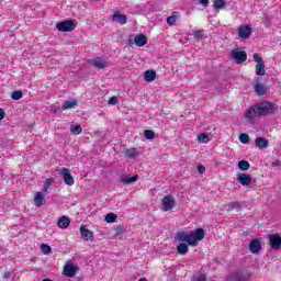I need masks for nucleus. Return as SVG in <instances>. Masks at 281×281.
<instances>
[{
    "label": "nucleus",
    "instance_id": "15",
    "mask_svg": "<svg viewBox=\"0 0 281 281\" xmlns=\"http://www.w3.org/2000/svg\"><path fill=\"white\" fill-rule=\"evenodd\" d=\"M251 175L249 173H241L237 177V183H240V186H251Z\"/></svg>",
    "mask_w": 281,
    "mask_h": 281
},
{
    "label": "nucleus",
    "instance_id": "17",
    "mask_svg": "<svg viewBox=\"0 0 281 281\" xmlns=\"http://www.w3.org/2000/svg\"><path fill=\"white\" fill-rule=\"evenodd\" d=\"M76 106H78V101L76 99H74V100H66L63 103L61 109H63V111H67L69 109H76Z\"/></svg>",
    "mask_w": 281,
    "mask_h": 281
},
{
    "label": "nucleus",
    "instance_id": "16",
    "mask_svg": "<svg viewBox=\"0 0 281 281\" xmlns=\"http://www.w3.org/2000/svg\"><path fill=\"white\" fill-rule=\"evenodd\" d=\"M69 225H71V220L68 216H61L57 221V226L60 229H67V227H69Z\"/></svg>",
    "mask_w": 281,
    "mask_h": 281
},
{
    "label": "nucleus",
    "instance_id": "26",
    "mask_svg": "<svg viewBox=\"0 0 281 281\" xmlns=\"http://www.w3.org/2000/svg\"><path fill=\"white\" fill-rule=\"evenodd\" d=\"M93 67H97V69H104L106 67V61L102 60L100 57L93 59L92 61Z\"/></svg>",
    "mask_w": 281,
    "mask_h": 281
},
{
    "label": "nucleus",
    "instance_id": "38",
    "mask_svg": "<svg viewBox=\"0 0 281 281\" xmlns=\"http://www.w3.org/2000/svg\"><path fill=\"white\" fill-rule=\"evenodd\" d=\"M145 139H153L155 137V132L153 130L144 131Z\"/></svg>",
    "mask_w": 281,
    "mask_h": 281
},
{
    "label": "nucleus",
    "instance_id": "18",
    "mask_svg": "<svg viewBox=\"0 0 281 281\" xmlns=\"http://www.w3.org/2000/svg\"><path fill=\"white\" fill-rule=\"evenodd\" d=\"M255 146H257V148H269V140L267 138H262V137H257L255 139Z\"/></svg>",
    "mask_w": 281,
    "mask_h": 281
},
{
    "label": "nucleus",
    "instance_id": "8",
    "mask_svg": "<svg viewBox=\"0 0 281 281\" xmlns=\"http://www.w3.org/2000/svg\"><path fill=\"white\" fill-rule=\"evenodd\" d=\"M79 232L81 234V238L86 240V243H93V240H95V236L93 235L92 231L87 228L86 225H81Z\"/></svg>",
    "mask_w": 281,
    "mask_h": 281
},
{
    "label": "nucleus",
    "instance_id": "11",
    "mask_svg": "<svg viewBox=\"0 0 281 281\" xmlns=\"http://www.w3.org/2000/svg\"><path fill=\"white\" fill-rule=\"evenodd\" d=\"M271 249H281V236L279 234H272L268 237Z\"/></svg>",
    "mask_w": 281,
    "mask_h": 281
},
{
    "label": "nucleus",
    "instance_id": "30",
    "mask_svg": "<svg viewBox=\"0 0 281 281\" xmlns=\"http://www.w3.org/2000/svg\"><path fill=\"white\" fill-rule=\"evenodd\" d=\"M228 212H234V210H238L240 207V202L238 201H235V202H229L227 205H226Z\"/></svg>",
    "mask_w": 281,
    "mask_h": 281
},
{
    "label": "nucleus",
    "instance_id": "28",
    "mask_svg": "<svg viewBox=\"0 0 281 281\" xmlns=\"http://www.w3.org/2000/svg\"><path fill=\"white\" fill-rule=\"evenodd\" d=\"M238 168H239V170L245 172V171L249 170V168H251V165L247 160H240L238 162Z\"/></svg>",
    "mask_w": 281,
    "mask_h": 281
},
{
    "label": "nucleus",
    "instance_id": "21",
    "mask_svg": "<svg viewBox=\"0 0 281 281\" xmlns=\"http://www.w3.org/2000/svg\"><path fill=\"white\" fill-rule=\"evenodd\" d=\"M146 82H153L157 78V72L155 70H146L144 74Z\"/></svg>",
    "mask_w": 281,
    "mask_h": 281
},
{
    "label": "nucleus",
    "instance_id": "2",
    "mask_svg": "<svg viewBox=\"0 0 281 281\" xmlns=\"http://www.w3.org/2000/svg\"><path fill=\"white\" fill-rule=\"evenodd\" d=\"M257 111H259L261 117H267V115L278 113L280 109L278 108V104L271 101H263L257 104Z\"/></svg>",
    "mask_w": 281,
    "mask_h": 281
},
{
    "label": "nucleus",
    "instance_id": "49",
    "mask_svg": "<svg viewBox=\"0 0 281 281\" xmlns=\"http://www.w3.org/2000/svg\"><path fill=\"white\" fill-rule=\"evenodd\" d=\"M43 281H52V279H44Z\"/></svg>",
    "mask_w": 281,
    "mask_h": 281
},
{
    "label": "nucleus",
    "instance_id": "34",
    "mask_svg": "<svg viewBox=\"0 0 281 281\" xmlns=\"http://www.w3.org/2000/svg\"><path fill=\"white\" fill-rule=\"evenodd\" d=\"M115 221H117V215L115 213H108L105 215L106 223H115Z\"/></svg>",
    "mask_w": 281,
    "mask_h": 281
},
{
    "label": "nucleus",
    "instance_id": "43",
    "mask_svg": "<svg viewBox=\"0 0 281 281\" xmlns=\"http://www.w3.org/2000/svg\"><path fill=\"white\" fill-rule=\"evenodd\" d=\"M109 104H117V97H112L109 99Z\"/></svg>",
    "mask_w": 281,
    "mask_h": 281
},
{
    "label": "nucleus",
    "instance_id": "23",
    "mask_svg": "<svg viewBox=\"0 0 281 281\" xmlns=\"http://www.w3.org/2000/svg\"><path fill=\"white\" fill-rule=\"evenodd\" d=\"M45 196L43 195V193L41 192H35L34 195V203L37 207H41V205H43V203H45Z\"/></svg>",
    "mask_w": 281,
    "mask_h": 281
},
{
    "label": "nucleus",
    "instance_id": "14",
    "mask_svg": "<svg viewBox=\"0 0 281 281\" xmlns=\"http://www.w3.org/2000/svg\"><path fill=\"white\" fill-rule=\"evenodd\" d=\"M60 175L64 177V183H66V186H74L75 180L68 168H63Z\"/></svg>",
    "mask_w": 281,
    "mask_h": 281
},
{
    "label": "nucleus",
    "instance_id": "45",
    "mask_svg": "<svg viewBox=\"0 0 281 281\" xmlns=\"http://www.w3.org/2000/svg\"><path fill=\"white\" fill-rule=\"evenodd\" d=\"M5 117V111L3 109H0V120H3Z\"/></svg>",
    "mask_w": 281,
    "mask_h": 281
},
{
    "label": "nucleus",
    "instance_id": "7",
    "mask_svg": "<svg viewBox=\"0 0 281 281\" xmlns=\"http://www.w3.org/2000/svg\"><path fill=\"white\" fill-rule=\"evenodd\" d=\"M162 211L164 212H170L172 210H175V205H177V202L175 200V196L172 195H165L162 198Z\"/></svg>",
    "mask_w": 281,
    "mask_h": 281
},
{
    "label": "nucleus",
    "instance_id": "42",
    "mask_svg": "<svg viewBox=\"0 0 281 281\" xmlns=\"http://www.w3.org/2000/svg\"><path fill=\"white\" fill-rule=\"evenodd\" d=\"M195 281H207V277L205 274H200L198 278H195Z\"/></svg>",
    "mask_w": 281,
    "mask_h": 281
},
{
    "label": "nucleus",
    "instance_id": "31",
    "mask_svg": "<svg viewBox=\"0 0 281 281\" xmlns=\"http://www.w3.org/2000/svg\"><path fill=\"white\" fill-rule=\"evenodd\" d=\"M213 8L215 10H223L225 8V0H213Z\"/></svg>",
    "mask_w": 281,
    "mask_h": 281
},
{
    "label": "nucleus",
    "instance_id": "35",
    "mask_svg": "<svg viewBox=\"0 0 281 281\" xmlns=\"http://www.w3.org/2000/svg\"><path fill=\"white\" fill-rule=\"evenodd\" d=\"M124 232H126V227H124V225H121V224L117 225L116 228L114 229L115 236H122Z\"/></svg>",
    "mask_w": 281,
    "mask_h": 281
},
{
    "label": "nucleus",
    "instance_id": "29",
    "mask_svg": "<svg viewBox=\"0 0 281 281\" xmlns=\"http://www.w3.org/2000/svg\"><path fill=\"white\" fill-rule=\"evenodd\" d=\"M249 280V274L247 273H237L233 277V281H247Z\"/></svg>",
    "mask_w": 281,
    "mask_h": 281
},
{
    "label": "nucleus",
    "instance_id": "24",
    "mask_svg": "<svg viewBox=\"0 0 281 281\" xmlns=\"http://www.w3.org/2000/svg\"><path fill=\"white\" fill-rule=\"evenodd\" d=\"M64 273L68 278H74V276H76V267H74L71 265L65 266L64 267Z\"/></svg>",
    "mask_w": 281,
    "mask_h": 281
},
{
    "label": "nucleus",
    "instance_id": "27",
    "mask_svg": "<svg viewBox=\"0 0 281 281\" xmlns=\"http://www.w3.org/2000/svg\"><path fill=\"white\" fill-rule=\"evenodd\" d=\"M177 252L180 256H186V254H188V245L186 243L179 244L177 247Z\"/></svg>",
    "mask_w": 281,
    "mask_h": 281
},
{
    "label": "nucleus",
    "instance_id": "48",
    "mask_svg": "<svg viewBox=\"0 0 281 281\" xmlns=\"http://www.w3.org/2000/svg\"><path fill=\"white\" fill-rule=\"evenodd\" d=\"M138 281H148V279H146V278H140V279H138Z\"/></svg>",
    "mask_w": 281,
    "mask_h": 281
},
{
    "label": "nucleus",
    "instance_id": "37",
    "mask_svg": "<svg viewBox=\"0 0 281 281\" xmlns=\"http://www.w3.org/2000/svg\"><path fill=\"white\" fill-rule=\"evenodd\" d=\"M12 100H21L23 98V92L22 91H13L11 94Z\"/></svg>",
    "mask_w": 281,
    "mask_h": 281
},
{
    "label": "nucleus",
    "instance_id": "44",
    "mask_svg": "<svg viewBox=\"0 0 281 281\" xmlns=\"http://www.w3.org/2000/svg\"><path fill=\"white\" fill-rule=\"evenodd\" d=\"M198 172H200V175H204L205 168L203 166H199L198 167Z\"/></svg>",
    "mask_w": 281,
    "mask_h": 281
},
{
    "label": "nucleus",
    "instance_id": "3",
    "mask_svg": "<svg viewBox=\"0 0 281 281\" xmlns=\"http://www.w3.org/2000/svg\"><path fill=\"white\" fill-rule=\"evenodd\" d=\"M252 58L255 60V63H257L256 65V75L257 76H266L267 75V70L265 69V59H262V56H260V54L255 53L252 55Z\"/></svg>",
    "mask_w": 281,
    "mask_h": 281
},
{
    "label": "nucleus",
    "instance_id": "47",
    "mask_svg": "<svg viewBox=\"0 0 281 281\" xmlns=\"http://www.w3.org/2000/svg\"><path fill=\"white\" fill-rule=\"evenodd\" d=\"M45 186H47V188H49V186H52V182H49V180H46Z\"/></svg>",
    "mask_w": 281,
    "mask_h": 281
},
{
    "label": "nucleus",
    "instance_id": "20",
    "mask_svg": "<svg viewBox=\"0 0 281 281\" xmlns=\"http://www.w3.org/2000/svg\"><path fill=\"white\" fill-rule=\"evenodd\" d=\"M124 156L127 157V159H134V157L139 156V151L137 148H128L124 150Z\"/></svg>",
    "mask_w": 281,
    "mask_h": 281
},
{
    "label": "nucleus",
    "instance_id": "39",
    "mask_svg": "<svg viewBox=\"0 0 281 281\" xmlns=\"http://www.w3.org/2000/svg\"><path fill=\"white\" fill-rule=\"evenodd\" d=\"M239 142H241V144H249V135L248 134H240Z\"/></svg>",
    "mask_w": 281,
    "mask_h": 281
},
{
    "label": "nucleus",
    "instance_id": "4",
    "mask_svg": "<svg viewBox=\"0 0 281 281\" xmlns=\"http://www.w3.org/2000/svg\"><path fill=\"white\" fill-rule=\"evenodd\" d=\"M231 56L237 65H243V63L247 61V52L240 50V48L233 49Z\"/></svg>",
    "mask_w": 281,
    "mask_h": 281
},
{
    "label": "nucleus",
    "instance_id": "41",
    "mask_svg": "<svg viewBox=\"0 0 281 281\" xmlns=\"http://www.w3.org/2000/svg\"><path fill=\"white\" fill-rule=\"evenodd\" d=\"M199 3H201L203 8H207V5H210V0H199Z\"/></svg>",
    "mask_w": 281,
    "mask_h": 281
},
{
    "label": "nucleus",
    "instance_id": "1",
    "mask_svg": "<svg viewBox=\"0 0 281 281\" xmlns=\"http://www.w3.org/2000/svg\"><path fill=\"white\" fill-rule=\"evenodd\" d=\"M176 238L180 240V243H186L190 247H196L200 240L205 238V231L203 228H198L195 232L187 233V232H178Z\"/></svg>",
    "mask_w": 281,
    "mask_h": 281
},
{
    "label": "nucleus",
    "instance_id": "36",
    "mask_svg": "<svg viewBox=\"0 0 281 281\" xmlns=\"http://www.w3.org/2000/svg\"><path fill=\"white\" fill-rule=\"evenodd\" d=\"M198 139L201 144H207V142H210V136H207V134H200Z\"/></svg>",
    "mask_w": 281,
    "mask_h": 281
},
{
    "label": "nucleus",
    "instance_id": "5",
    "mask_svg": "<svg viewBox=\"0 0 281 281\" xmlns=\"http://www.w3.org/2000/svg\"><path fill=\"white\" fill-rule=\"evenodd\" d=\"M148 44V37H146V35L144 34H138L133 38H130L127 41V45H130V47H133V45H136V47H144L145 45Z\"/></svg>",
    "mask_w": 281,
    "mask_h": 281
},
{
    "label": "nucleus",
    "instance_id": "10",
    "mask_svg": "<svg viewBox=\"0 0 281 281\" xmlns=\"http://www.w3.org/2000/svg\"><path fill=\"white\" fill-rule=\"evenodd\" d=\"M246 120H249V122H254V120H258V117H261L260 112L258 111V105L255 104L252 108H249L248 111L245 113Z\"/></svg>",
    "mask_w": 281,
    "mask_h": 281
},
{
    "label": "nucleus",
    "instance_id": "22",
    "mask_svg": "<svg viewBox=\"0 0 281 281\" xmlns=\"http://www.w3.org/2000/svg\"><path fill=\"white\" fill-rule=\"evenodd\" d=\"M139 179V176L135 175L133 177H123L120 179L121 183H123L124 186H131V183H135V181H137Z\"/></svg>",
    "mask_w": 281,
    "mask_h": 281
},
{
    "label": "nucleus",
    "instance_id": "32",
    "mask_svg": "<svg viewBox=\"0 0 281 281\" xmlns=\"http://www.w3.org/2000/svg\"><path fill=\"white\" fill-rule=\"evenodd\" d=\"M71 135H80L82 133V126L81 125H72L70 128Z\"/></svg>",
    "mask_w": 281,
    "mask_h": 281
},
{
    "label": "nucleus",
    "instance_id": "46",
    "mask_svg": "<svg viewBox=\"0 0 281 281\" xmlns=\"http://www.w3.org/2000/svg\"><path fill=\"white\" fill-rule=\"evenodd\" d=\"M47 190H49V188L46 184H44L43 192H47Z\"/></svg>",
    "mask_w": 281,
    "mask_h": 281
},
{
    "label": "nucleus",
    "instance_id": "40",
    "mask_svg": "<svg viewBox=\"0 0 281 281\" xmlns=\"http://www.w3.org/2000/svg\"><path fill=\"white\" fill-rule=\"evenodd\" d=\"M193 36L194 38L201 40L203 38V33L201 31H194Z\"/></svg>",
    "mask_w": 281,
    "mask_h": 281
},
{
    "label": "nucleus",
    "instance_id": "25",
    "mask_svg": "<svg viewBox=\"0 0 281 281\" xmlns=\"http://www.w3.org/2000/svg\"><path fill=\"white\" fill-rule=\"evenodd\" d=\"M180 16L181 15H179V12L177 11L172 12V14L167 18V25H175V23H177Z\"/></svg>",
    "mask_w": 281,
    "mask_h": 281
},
{
    "label": "nucleus",
    "instance_id": "12",
    "mask_svg": "<svg viewBox=\"0 0 281 281\" xmlns=\"http://www.w3.org/2000/svg\"><path fill=\"white\" fill-rule=\"evenodd\" d=\"M248 249L250 254H260L262 251V243L259 239H252L248 245Z\"/></svg>",
    "mask_w": 281,
    "mask_h": 281
},
{
    "label": "nucleus",
    "instance_id": "9",
    "mask_svg": "<svg viewBox=\"0 0 281 281\" xmlns=\"http://www.w3.org/2000/svg\"><path fill=\"white\" fill-rule=\"evenodd\" d=\"M254 89H255V93H256L259 98L265 97L266 93H267V86H266L265 83H260V77H257V78L255 79Z\"/></svg>",
    "mask_w": 281,
    "mask_h": 281
},
{
    "label": "nucleus",
    "instance_id": "19",
    "mask_svg": "<svg viewBox=\"0 0 281 281\" xmlns=\"http://www.w3.org/2000/svg\"><path fill=\"white\" fill-rule=\"evenodd\" d=\"M113 21H117L120 23V25H126L127 23V18L125 14H122V13H117L115 12L113 14V18H112Z\"/></svg>",
    "mask_w": 281,
    "mask_h": 281
},
{
    "label": "nucleus",
    "instance_id": "13",
    "mask_svg": "<svg viewBox=\"0 0 281 281\" xmlns=\"http://www.w3.org/2000/svg\"><path fill=\"white\" fill-rule=\"evenodd\" d=\"M239 38H249L251 36V26L250 25H240L237 29Z\"/></svg>",
    "mask_w": 281,
    "mask_h": 281
},
{
    "label": "nucleus",
    "instance_id": "33",
    "mask_svg": "<svg viewBox=\"0 0 281 281\" xmlns=\"http://www.w3.org/2000/svg\"><path fill=\"white\" fill-rule=\"evenodd\" d=\"M40 248L42 254H44V256H48V254H52V247H49V245L47 244H42Z\"/></svg>",
    "mask_w": 281,
    "mask_h": 281
},
{
    "label": "nucleus",
    "instance_id": "6",
    "mask_svg": "<svg viewBox=\"0 0 281 281\" xmlns=\"http://www.w3.org/2000/svg\"><path fill=\"white\" fill-rule=\"evenodd\" d=\"M58 32H74L76 30V22L74 20H66L57 23Z\"/></svg>",
    "mask_w": 281,
    "mask_h": 281
}]
</instances>
